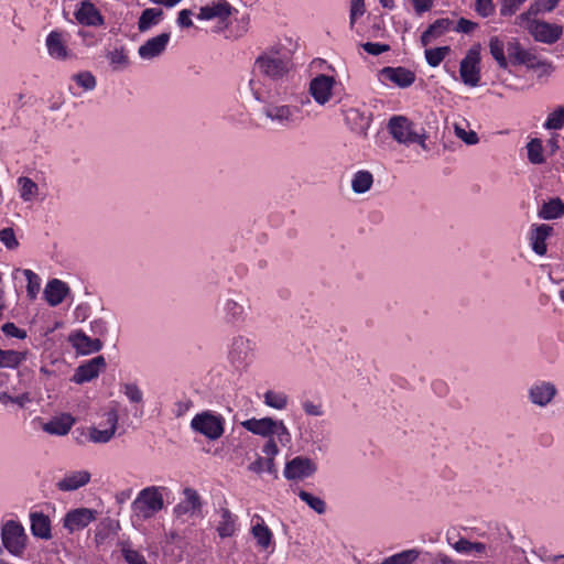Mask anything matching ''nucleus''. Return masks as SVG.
Wrapping results in <instances>:
<instances>
[{"label": "nucleus", "instance_id": "f257e3e1", "mask_svg": "<svg viewBox=\"0 0 564 564\" xmlns=\"http://www.w3.org/2000/svg\"><path fill=\"white\" fill-rule=\"evenodd\" d=\"M249 86L253 97L264 104V117L279 128L297 126L303 119L302 107L311 102L307 97L300 98L297 104L286 102L289 98H281L279 87L268 86L260 79L251 78Z\"/></svg>", "mask_w": 564, "mask_h": 564}, {"label": "nucleus", "instance_id": "f03ea898", "mask_svg": "<svg viewBox=\"0 0 564 564\" xmlns=\"http://www.w3.org/2000/svg\"><path fill=\"white\" fill-rule=\"evenodd\" d=\"M488 47L492 58L501 69L509 65H524L528 68H543L546 70L550 65L538 59V57L525 50L517 37L506 35H494L488 40Z\"/></svg>", "mask_w": 564, "mask_h": 564}, {"label": "nucleus", "instance_id": "7ed1b4c3", "mask_svg": "<svg viewBox=\"0 0 564 564\" xmlns=\"http://www.w3.org/2000/svg\"><path fill=\"white\" fill-rule=\"evenodd\" d=\"M291 67V59L286 52L269 50L257 57L252 78L260 79L268 86L278 87V82L289 74Z\"/></svg>", "mask_w": 564, "mask_h": 564}, {"label": "nucleus", "instance_id": "20e7f679", "mask_svg": "<svg viewBox=\"0 0 564 564\" xmlns=\"http://www.w3.org/2000/svg\"><path fill=\"white\" fill-rule=\"evenodd\" d=\"M162 486H149L140 490L131 503L132 521H147L164 508V494Z\"/></svg>", "mask_w": 564, "mask_h": 564}, {"label": "nucleus", "instance_id": "39448f33", "mask_svg": "<svg viewBox=\"0 0 564 564\" xmlns=\"http://www.w3.org/2000/svg\"><path fill=\"white\" fill-rule=\"evenodd\" d=\"M118 421V403L111 402L104 413V420L98 425L88 427L87 431H80L76 438L79 443L107 444L115 437Z\"/></svg>", "mask_w": 564, "mask_h": 564}, {"label": "nucleus", "instance_id": "423d86ee", "mask_svg": "<svg viewBox=\"0 0 564 564\" xmlns=\"http://www.w3.org/2000/svg\"><path fill=\"white\" fill-rule=\"evenodd\" d=\"M240 425L248 432L261 437L270 438L275 436L282 446L290 445L292 441L291 432L283 420H275L270 416L252 417L242 421Z\"/></svg>", "mask_w": 564, "mask_h": 564}, {"label": "nucleus", "instance_id": "0eeeda50", "mask_svg": "<svg viewBox=\"0 0 564 564\" xmlns=\"http://www.w3.org/2000/svg\"><path fill=\"white\" fill-rule=\"evenodd\" d=\"M250 310L249 297L240 291H230L219 302V314L223 321L231 326L243 324Z\"/></svg>", "mask_w": 564, "mask_h": 564}, {"label": "nucleus", "instance_id": "6e6552de", "mask_svg": "<svg viewBox=\"0 0 564 564\" xmlns=\"http://www.w3.org/2000/svg\"><path fill=\"white\" fill-rule=\"evenodd\" d=\"M535 13L533 9L518 17V24L533 36L538 42L545 44H553L557 42L563 34V26L545 21L532 20L531 17Z\"/></svg>", "mask_w": 564, "mask_h": 564}, {"label": "nucleus", "instance_id": "1a4fd4ad", "mask_svg": "<svg viewBox=\"0 0 564 564\" xmlns=\"http://www.w3.org/2000/svg\"><path fill=\"white\" fill-rule=\"evenodd\" d=\"M388 129L392 138L402 144L419 143L426 150V134L420 133L415 124L404 116H393L389 119Z\"/></svg>", "mask_w": 564, "mask_h": 564}, {"label": "nucleus", "instance_id": "9d476101", "mask_svg": "<svg viewBox=\"0 0 564 564\" xmlns=\"http://www.w3.org/2000/svg\"><path fill=\"white\" fill-rule=\"evenodd\" d=\"M191 429L210 441L220 438L225 432V419L221 414L206 410L194 415Z\"/></svg>", "mask_w": 564, "mask_h": 564}, {"label": "nucleus", "instance_id": "9b49d317", "mask_svg": "<svg viewBox=\"0 0 564 564\" xmlns=\"http://www.w3.org/2000/svg\"><path fill=\"white\" fill-rule=\"evenodd\" d=\"M1 541L10 554L22 556L26 547L28 535L20 522L8 520L1 527Z\"/></svg>", "mask_w": 564, "mask_h": 564}, {"label": "nucleus", "instance_id": "f8f14e48", "mask_svg": "<svg viewBox=\"0 0 564 564\" xmlns=\"http://www.w3.org/2000/svg\"><path fill=\"white\" fill-rule=\"evenodd\" d=\"M101 322L95 319L90 322L89 327L93 335H88L84 329H73V349L76 357L96 354L102 349V341L97 336Z\"/></svg>", "mask_w": 564, "mask_h": 564}, {"label": "nucleus", "instance_id": "ddd939ff", "mask_svg": "<svg viewBox=\"0 0 564 564\" xmlns=\"http://www.w3.org/2000/svg\"><path fill=\"white\" fill-rule=\"evenodd\" d=\"M256 343L243 335L235 336L229 345L228 358L239 368L250 364L254 358Z\"/></svg>", "mask_w": 564, "mask_h": 564}, {"label": "nucleus", "instance_id": "4468645a", "mask_svg": "<svg viewBox=\"0 0 564 564\" xmlns=\"http://www.w3.org/2000/svg\"><path fill=\"white\" fill-rule=\"evenodd\" d=\"M480 51L471 47L459 65V75L463 83L469 87L478 86L480 82Z\"/></svg>", "mask_w": 564, "mask_h": 564}, {"label": "nucleus", "instance_id": "2eb2a0df", "mask_svg": "<svg viewBox=\"0 0 564 564\" xmlns=\"http://www.w3.org/2000/svg\"><path fill=\"white\" fill-rule=\"evenodd\" d=\"M557 395L556 386L546 380H536L528 388L530 403L539 408L549 406Z\"/></svg>", "mask_w": 564, "mask_h": 564}, {"label": "nucleus", "instance_id": "dca6fc26", "mask_svg": "<svg viewBox=\"0 0 564 564\" xmlns=\"http://www.w3.org/2000/svg\"><path fill=\"white\" fill-rule=\"evenodd\" d=\"M74 17L76 21L87 28H100L105 25L101 11L91 0H82L76 4Z\"/></svg>", "mask_w": 564, "mask_h": 564}, {"label": "nucleus", "instance_id": "f3484780", "mask_svg": "<svg viewBox=\"0 0 564 564\" xmlns=\"http://www.w3.org/2000/svg\"><path fill=\"white\" fill-rule=\"evenodd\" d=\"M317 470L316 463L305 456H296L285 464L283 475L289 480H304Z\"/></svg>", "mask_w": 564, "mask_h": 564}, {"label": "nucleus", "instance_id": "a211bd4d", "mask_svg": "<svg viewBox=\"0 0 564 564\" xmlns=\"http://www.w3.org/2000/svg\"><path fill=\"white\" fill-rule=\"evenodd\" d=\"M344 117L354 132L364 135H366L372 121V113L365 105L348 107L344 110Z\"/></svg>", "mask_w": 564, "mask_h": 564}, {"label": "nucleus", "instance_id": "6ab92c4d", "mask_svg": "<svg viewBox=\"0 0 564 564\" xmlns=\"http://www.w3.org/2000/svg\"><path fill=\"white\" fill-rule=\"evenodd\" d=\"M335 84L336 82L332 76L321 74L311 80L308 88L310 95L316 104L325 106L333 98Z\"/></svg>", "mask_w": 564, "mask_h": 564}, {"label": "nucleus", "instance_id": "aec40b11", "mask_svg": "<svg viewBox=\"0 0 564 564\" xmlns=\"http://www.w3.org/2000/svg\"><path fill=\"white\" fill-rule=\"evenodd\" d=\"M200 499L196 490L184 489V499L174 507V516L181 522H186L200 511Z\"/></svg>", "mask_w": 564, "mask_h": 564}, {"label": "nucleus", "instance_id": "412c9836", "mask_svg": "<svg viewBox=\"0 0 564 564\" xmlns=\"http://www.w3.org/2000/svg\"><path fill=\"white\" fill-rule=\"evenodd\" d=\"M106 366L107 364L104 356H96L76 368L73 375V381L78 384L90 382L98 378V376L106 369Z\"/></svg>", "mask_w": 564, "mask_h": 564}, {"label": "nucleus", "instance_id": "4be33fe9", "mask_svg": "<svg viewBox=\"0 0 564 564\" xmlns=\"http://www.w3.org/2000/svg\"><path fill=\"white\" fill-rule=\"evenodd\" d=\"M171 34L163 32L145 41L138 48V54L143 61H152L160 57L166 50Z\"/></svg>", "mask_w": 564, "mask_h": 564}, {"label": "nucleus", "instance_id": "5701e85b", "mask_svg": "<svg viewBox=\"0 0 564 564\" xmlns=\"http://www.w3.org/2000/svg\"><path fill=\"white\" fill-rule=\"evenodd\" d=\"M447 543L459 554L485 558L488 556V546L482 542H471L465 538L454 541L449 532L446 533Z\"/></svg>", "mask_w": 564, "mask_h": 564}, {"label": "nucleus", "instance_id": "b1692460", "mask_svg": "<svg viewBox=\"0 0 564 564\" xmlns=\"http://www.w3.org/2000/svg\"><path fill=\"white\" fill-rule=\"evenodd\" d=\"M236 10L227 0H217L200 8L197 19L204 21L227 20Z\"/></svg>", "mask_w": 564, "mask_h": 564}, {"label": "nucleus", "instance_id": "393cba45", "mask_svg": "<svg viewBox=\"0 0 564 564\" xmlns=\"http://www.w3.org/2000/svg\"><path fill=\"white\" fill-rule=\"evenodd\" d=\"M216 531L221 539L234 536L238 530V518L227 508L217 510Z\"/></svg>", "mask_w": 564, "mask_h": 564}, {"label": "nucleus", "instance_id": "a878e982", "mask_svg": "<svg viewBox=\"0 0 564 564\" xmlns=\"http://www.w3.org/2000/svg\"><path fill=\"white\" fill-rule=\"evenodd\" d=\"M553 228L545 224L533 225L529 232V241L532 250L539 254L546 253V239L552 234Z\"/></svg>", "mask_w": 564, "mask_h": 564}, {"label": "nucleus", "instance_id": "bb28decb", "mask_svg": "<svg viewBox=\"0 0 564 564\" xmlns=\"http://www.w3.org/2000/svg\"><path fill=\"white\" fill-rule=\"evenodd\" d=\"M251 534L257 541V545L267 550L273 543V533L270 528L265 524L263 518L259 514L252 517Z\"/></svg>", "mask_w": 564, "mask_h": 564}, {"label": "nucleus", "instance_id": "cd10ccee", "mask_svg": "<svg viewBox=\"0 0 564 564\" xmlns=\"http://www.w3.org/2000/svg\"><path fill=\"white\" fill-rule=\"evenodd\" d=\"M119 392L127 398L135 412L140 411V415L143 414L144 393L135 382H121Z\"/></svg>", "mask_w": 564, "mask_h": 564}, {"label": "nucleus", "instance_id": "c85d7f7f", "mask_svg": "<svg viewBox=\"0 0 564 564\" xmlns=\"http://www.w3.org/2000/svg\"><path fill=\"white\" fill-rule=\"evenodd\" d=\"M381 76L386 80H390L400 87H408L412 85L415 79V75L403 67H386L381 70Z\"/></svg>", "mask_w": 564, "mask_h": 564}, {"label": "nucleus", "instance_id": "c756f323", "mask_svg": "<svg viewBox=\"0 0 564 564\" xmlns=\"http://www.w3.org/2000/svg\"><path fill=\"white\" fill-rule=\"evenodd\" d=\"M67 292L68 288L64 282L53 279L44 289V299L50 305L55 306L63 301Z\"/></svg>", "mask_w": 564, "mask_h": 564}, {"label": "nucleus", "instance_id": "7c9ffc66", "mask_svg": "<svg viewBox=\"0 0 564 564\" xmlns=\"http://www.w3.org/2000/svg\"><path fill=\"white\" fill-rule=\"evenodd\" d=\"M100 512L93 508H73V530H83L94 522Z\"/></svg>", "mask_w": 564, "mask_h": 564}, {"label": "nucleus", "instance_id": "2f4dec72", "mask_svg": "<svg viewBox=\"0 0 564 564\" xmlns=\"http://www.w3.org/2000/svg\"><path fill=\"white\" fill-rule=\"evenodd\" d=\"M46 47L51 57L59 61L67 58V47L59 32L53 31L46 39Z\"/></svg>", "mask_w": 564, "mask_h": 564}, {"label": "nucleus", "instance_id": "473e14b6", "mask_svg": "<svg viewBox=\"0 0 564 564\" xmlns=\"http://www.w3.org/2000/svg\"><path fill=\"white\" fill-rule=\"evenodd\" d=\"M42 430L48 434L63 436L70 430V415L62 414L53 417L48 422L42 423Z\"/></svg>", "mask_w": 564, "mask_h": 564}, {"label": "nucleus", "instance_id": "72a5a7b5", "mask_svg": "<svg viewBox=\"0 0 564 564\" xmlns=\"http://www.w3.org/2000/svg\"><path fill=\"white\" fill-rule=\"evenodd\" d=\"M32 534L41 539L51 538V522L47 516L41 512L30 514Z\"/></svg>", "mask_w": 564, "mask_h": 564}, {"label": "nucleus", "instance_id": "f704fd0d", "mask_svg": "<svg viewBox=\"0 0 564 564\" xmlns=\"http://www.w3.org/2000/svg\"><path fill=\"white\" fill-rule=\"evenodd\" d=\"M564 215V203L560 198H552L544 203L540 208L538 216L541 219L552 220L557 219Z\"/></svg>", "mask_w": 564, "mask_h": 564}, {"label": "nucleus", "instance_id": "c9c22d12", "mask_svg": "<svg viewBox=\"0 0 564 564\" xmlns=\"http://www.w3.org/2000/svg\"><path fill=\"white\" fill-rule=\"evenodd\" d=\"M20 197L25 203L33 202L40 194L39 185L28 176H20L17 181Z\"/></svg>", "mask_w": 564, "mask_h": 564}, {"label": "nucleus", "instance_id": "e433bc0d", "mask_svg": "<svg viewBox=\"0 0 564 564\" xmlns=\"http://www.w3.org/2000/svg\"><path fill=\"white\" fill-rule=\"evenodd\" d=\"M163 17V11L158 8L145 9L138 21V29L140 32H147L151 28L158 25Z\"/></svg>", "mask_w": 564, "mask_h": 564}, {"label": "nucleus", "instance_id": "4c0bfd02", "mask_svg": "<svg viewBox=\"0 0 564 564\" xmlns=\"http://www.w3.org/2000/svg\"><path fill=\"white\" fill-rule=\"evenodd\" d=\"M419 549H408L383 558L378 564H414L420 557Z\"/></svg>", "mask_w": 564, "mask_h": 564}, {"label": "nucleus", "instance_id": "58836bf2", "mask_svg": "<svg viewBox=\"0 0 564 564\" xmlns=\"http://www.w3.org/2000/svg\"><path fill=\"white\" fill-rule=\"evenodd\" d=\"M373 184V176L369 171L360 170L352 175L351 189L356 194L368 192Z\"/></svg>", "mask_w": 564, "mask_h": 564}, {"label": "nucleus", "instance_id": "ea45409f", "mask_svg": "<svg viewBox=\"0 0 564 564\" xmlns=\"http://www.w3.org/2000/svg\"><path fill=\"white\" fill-rule=\"evenodd\" d=\"M289 395L282 391L268 390L263 394V403L274 410H285L289 405Z\"/></svg>", "mask_w": 564, "mask_h": 564}, {"label": "nucleus", "instance_id": "a19ab883", "mask_svg": "<svg viewBox=\"0 0 564 564\" xmlns=\"http://www.w3.org/2000/svg\"><path fill=\"white\" fill-rule=\"evenodd\" d=\"M454 22L449 19H438L429 26L422 34L423 44H427L432 39L437 37L446 31L453 29Z\"/></svg>", "mask_w": 564, "mask_h": 564}, {"label": "nucleus", "instance_id": "79ce46f5", "mask_svg": "<svg viewBox=\"0 0 564 564\" xmlns=\"http://www.w3.org/2000/svg\"><path fill=\"white\" fill-rule=\"evenodd\" d=\"M118 545L128 564H148L145 557L139 551L133 549L130 541H120Z\"/></svg>", "mask_w": 564, "mask_h": 564}, {"label": "nucleus", "instance_id": "37998d69", "mask_svg": "<svg viewBox=\"0 0 564 564\" xmlns=\"http://www.w3.org/2000/svg\"><path fill=\"white\" fill-rule=\"evenodd\" d=\"M24 358L25 355L23 352L15 350H2L0 348V368H15L22 362V360H24Z\"/></svg>", "mask_w": 564, "mask_h": 564}, {"label": "nucleus", "instance_id": "c03bdc74", "mask_svg": "<svg viewBox=\"0 0 564 564\" xmlns=\"http://www.w3.org/2000/svg\"><path fill=\"white\" fill-rule=\"evenodd\" d=\"M300 499L305 502L311 509H313L318 514H323L326 511V503L323 499H321L317 496H314L311 492H307L305 490L299 491Z\"/></svg>", "mask_w": 564, "mask_h": 564}, {"label": "nucleus", "instance_id": "a18cd8bd", "mask_svg": "<svg viewBox=\"0 0 564 564\" xmlns=\"http://www.w3.org/2000/svg\"><path fill=\"white\" fill-rule=\"evenodd\" d=\"M528 159L532 164H541L544 162L543 145L540 139H532L527 144Z\"/></svg>", "mask_w": 564, "mask_h": 564}, {"label": "nucleus", "instance_id": "49530a36", "mask_svg": "<svg viewBox=\"0 0 564 564\" xmlns=\"http://www.w3.org/2000/svg\"><path fill=\"white\" fill-rule=\"evenodd\" d=\"M543 127L547 130H560L564 127V106H560L551 112Z\"/></svg>", "mask_w": 564, "mask_h": 564}, {"label": "nucleus", "instance_id": "de8ad7c7", "mask_svg": "<svg viewBox=\"0 0 564 564\" xmlns=\"http://www.w3.org/2000/svg\"><path fill=\"white\" fill-rule=\"evenodd\" d=\"M23 274L25 275V278L28 280V285H26L28 296L31 300H34L41 290V279L36 273H34L33 271H31L29 269H25L23 271Z\"/></svg>", "mask_w": 564, "mask_h": 564}, {"label": "nucleus", "instance_id": "09e8293b", "mask_svg": "<svg viewBox=\"0 0 564 564\" xmlns=\"http://www.w3.org/2000/svg\"><path fill=\"white\" fill-rule=\"evenodd\" d=\"M449 52L448 46L435 47L425 51V58L430 66L436 67L446 57Z\"/></svg>", "mask_w": 564, "mask_h": 564}, {"label": "nucleus", "instance_id": "8fccbe9b", "mask_svg": "<svg viewBox=\"0 0 564 564\" xmlns=\"http://www.w3.org/2000/svg\"><path fill=\"white\" fill-rule=\"evenodd\" d=\"M248 469L252 473H256V474H261V473H274L275 471V465H274V462H271V459H267L265 457H257V459L254 462H252L249 466H248Z\"/></svg>", "mask_w": 564, "mask_h": 564}, {"label": "nucleus", "instance_id": "3c124183", "mask_svg": "<svg viewBox=\"0 0 564 564\" xmlns=\"http://www.w3.org/2000/svg\"><path fill=\"white\" fill-rule=\"evenodd\" d=\"M455 135L468 145H475L479 142V138L474 130H466L460 124L454 126Z\"/></svg>", "mask_w": 564, "mask_h": 564}, {"label": "nucleus", "instance_id": "603ef678", "mask_svg": "<svg viewBox=\"0 0 564 564\" xmlns=\"http://www.w3.org/2000/svg\"><path fill=\"white\" fill-rule=\"evenodd\" d=\"M78 87L85 91H91L96 88V78L89 72H82L74 77Z\"/></svg>", "mask_w": 564, "mask_h": 564}, {"label": "nucleus", "instance_id": "864d4df0", "mask_svg": "<svg viewBox=\"0 0 564 564\" xmlns=\"http://www.w3.org/2000/svg\"><path fill=\"white\" fill-rule=\"evenodd\" d=\"M302 409L304 413L310 416H322L325 413L321 402H315L308 399L302 401Z\"/></svg>", "mask_w": 564, "mask_h": 564}, {"label": "nucleus", "instance_id": "5fc2aeb1", "mask_svg": "<svg viewBox=\"0 0 564 564\" xmlns=\"http://www.w3.org/2000/svg\"><path fill=\"white\" fill-rule=\"evenodd\" d=\"M0 241L10 250H13L19 246L14 230L10 227L0 230Z\"/></svg>", "mask_w": 564, "mask_h": 564}, {"label": "nucleus", "instance_id": "6e6d98bb", "mask_svg": "<svg viewBox=\"0 0 564 564\" xmlns=\"http://www.w3.org/2000/svg\"><path fill=\"white\" fill-rule=\"evenodd\" d=\"M475 10L480 17L487 18L495 13L496 7L494 0H476Z\"/></svg>", "mask_w": 564, "mask_h": 564}, {"label": "nucleus", "instance_id": "4d7b16f0", "mask_svg": "<svg viewBox=\"0 0 564 564\" xmlns=\"http://www.w3.org/2000/svg\"><path fill=\"white\" fill-rule=\"evenodd\" d=\"M108 58L110 64L117 68L126 67L129 63L128 55L122 48L110 52Z\"/></svg>", "mask_w": 564, "mask_h": 564}, {"label": "nucleus", "instance_id": "13d9d810", "mask_svg": "<svg viewBox=\"0 0 564 564\" xmlns=\"http://www.w3.org/2000/svg\"><path fill=\"white\" fill-rule=\"evenodd\" d=\"M91 314V307L88 303H80L76 306L73 312V323H83L85 322Z\"/></svg>", "mask_w": 564, "mask_h": 564}, {"label": "nucleus", "instance_id": "bf43d9fd", "mask_svg": "<svg viewBox=\"0 0 564 564\" xmlns=\"http://www.w3.org/2000/svg\"><path fill=\"white\" fill-rule=\"evenodd\" d=\"M278 443V438L274 440L273 437L268 438V441L264 443L262 447V453L264 454L267 459H271V462H274V458L280 453Z\"/></svg>", "mask_w": 564, "mask_h": 564}, {"label": "nucleus", "instance_id": "052dcab7", "mask_svg": "<svg viewBox=\"0 0 564 564\" xmlns=\"http://www.w3.org/2000/svg\"><path fill=\"white\" fill-rule=\"evenodd\" d=\"M366 11L365 0H352L350 4V26H354L357 19L364 15Z\"/></svg>", "mask_w": 564, "mask_h": 564}, {"label": "nucleus", "instance_id": "680f3d73", "mask_svg": "<svg viewBox=\"0 0 564 564\" xmlns=\"http://www.w3.org/2000/svg\"><path fill=\"white\" fill-rule=\"evenodd\" d=\"M525 0H502L500 14L503 17L512 15Z\"/></svg>", "mask_w": 564, "mask_h": 564}, {"label": "nucleus", "instance_id": "e2e57ef3", "mask_svg": "<svg viewBox=\"0 0 564 564\" xmlns=\"http://www.w3.org/2000/svg\"><path fill=\"white\" fill-rule=\"evenodd\" d=\"M91 475L88 470L73 471V490L78 489L90 481Z\"/></svg>", "mask_w": 564, "mask_h": 564}, {"label": "nucleus", "instance_id": "0e129e2a", "mask_svg": "<svg viewBox=\"0 0 564 564\" xmlns=\"http://www.w3.org/2000/svg\"><path fill=\"white\" fill-rule=\"evenodd\" d=\"M2 332L10 337H17L20 339H24L26 337V332L18 328L13 323H6L2 326Z\"/></svg>", "mask_w": 564, "mask_h": 564}, {"label": "nucleus", "instance_id": "69168bd1", "mask_svg": "<svg viewBox=\"0 0 564 564\" xmlns=\"http://www.w3.org/2000/svg\"><path fill=\"white\" fill-rule=\"evenodd\" d=\"M362 48L371 55H380L381 53L389 50V46L380 43L367 42L362 44Z\"/></svg>", "mask_w": 564, "mask_h": 564}, {"label": "nucleus", "instance_id": "338daca9", "mask_svg": "<svg viewBox=\"0 0 564 564\" xmlns=\"http://www.w3.org/2000/svg\"><path fill=\"white\" fill-rule=\"evenodd\" d=\"M476 26H477V24L475 22L462 18L457 21V23L455 24V26H453V29L457 32L470 33L475 30Z\"/></svg>", "mask_w": 564, "mask_h": 564}, {"label": "nucleus", "instance_id": "774afa93", "mask_svg": "<svg viewBox=\"0 0 564 564\" xmlns=\"http://www.w3.org/2000/svg\"><path fill=\"white\" fill-rule=\"evenodd\" d=\"M300 438L305 444H315L317 442V435L312 429H302L299 427Z\"/></svg>", "mask_w": 564, "mask_h": 564}]
</instances>
